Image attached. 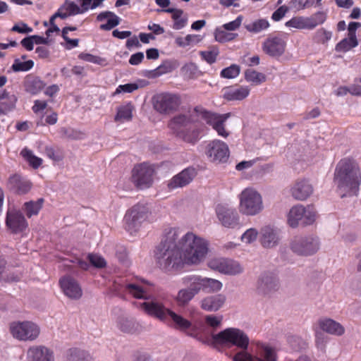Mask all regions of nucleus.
Segmentation results:
<instances>
[{
  "label": "nucleus",
  "mask_w": 361,
  "mask_h": 361,
  "mask_svg": "<svg viewBox=\"0 0 361 361\" xmlns=\"http://www.w3.org/2000/svg\"><path fill=\"white\" fill-rule=\"evenodd\" d=\"M178 231L170 228L164 235L155 252L157 262L164 271H177L185 264H197L208 252L207 241L188 232L177 243Z\"/></svg>",
  "instance_id": "1"
},
{
  "label": "nucleus",
  "mask_w": 361,
  "mask_h": 361,
  "mask_svg": "<svg viewBox=\"0 0 361 361\" xmlns=\"http://www.w3.org/2000/svg\"><path fill=\"white\" fill-rule=\"evenodd\" d=\"M212 340L214 344H228L243 349L242 352L234 355L233 361H276L275 350L268 345L262 343L258 345V353L260 357H253L244 351L247 348L249 338L239 329L227 328L218 334H213Z\"/></svg>",
  "instance_id": "2"
},
{
  "label": "nucleus",
  "mask_w": 361,
  "mask_h": 361,
  "mask_svg": "<svg viewBox=\"0 0 361 361\" xmlns=\"http://www.w3.org/2000/svg\"><path fill=\"white\" fill-rule=\"evenodd\" d=\"M334 180L342 197L357 195L361 185L359 165L352 158L341 159L336 166Z\"/></svg>",
  "instance_id": "3"
},
{
  "label": "nucleus",
  "mask_w": 361,
  "mask_h": 361,
  "mask_svg": "<svg viewBox=\"0 0 361 361\" xmlns=\"http://www.w3.org/2000/svg\"><path fill=\"white\" fill-rule=\"evenodd\" d=\"M168 126L176 137L186 142L195 144L199 140V130L192 126L190 118L185 115L173 117Z\"/></svg>",
  "instance_id": "4"
},
{
  "label": "nucleus",
  "mask_w": 361,
  "mask_h": 361,
  "mask_svg": "<svg viewBox=\"0 0 361 361\" xmlns=\"http://www.w3.org/2000/svg\"><path fill=\"white\" fill-rule=\"evenodd\" d=\"M239 211L243 214L253 216L263 209L262 197L255 190L245 188L239 195Z\"/></svg>",
  "instance_id": "5"
},
{
  "label": "nucleus",
  "mask_w": 361,
  "mask_h": 361,
  "mask_svg": "<svg viewBox=\"0 0 361 361\" xmlns=\"http://www.w3.org/2000/svg\"><path fill=\"white\" fill-rule=\"evenodd\" d=\"M181 103V97L177 93L164 92L152 97L153 107L161 114L168 115L177 111Z\"/></svg>",
  "instance_id": "6"
},
{
  "label": "nucleus",
  "mask_w": 361,
  "mask_h": 361,
  "mask_svg": "<svg viewBox=\"0 0 361 361\" xmlns=\"http://www.w3.org/2000/svg\"><path fill=\"white\" fill-rule=\"evenodd\" d=\"M194 112L196 116L204 120L207 124L212 126L216 131L219 135L226 137L228 133L226 130L224 123L230 117L231 114H219L211 111H208L201 106L194 108Z\"/></svg>",
  "instance_id": "7"
},
{
  "label": "nucleus",
  "mask_w": 361,
  "mask_h": 361,
  "mask_svg": "<svg viewBox=\"0 0 361 361\" xmlns=\"http://www.w3.org/2000/svg\"><path fill=\"white\" fill-rule=\"evenodd\" d=\"M316 220V211L313 206L304 207L301 204L293 206L288 215V224L292 228L300 224L307 226L312 224Z\"/></svg>",
  "instance_id": "8"
},
{
  "label": "nucleus",
  "mask_w": 361,
  "mask_h": 361,
  "mask_svg": "<svg viewBox=\"0 0 361 361\" xmlns=\"http://www.w3.org/2000/svg\"><path fill=\"white\" fill-rule=\"evenodd\" d=\"M9 330L13 338L23 341H35L40 334L39 327L30 321L11 322Z\"/></svg>",
  "instance_id": "9"
},
{
  "label": "nucleus",
  "mask_w": 361,
  "mask_h": 361,
  "mask_svg": "<svg viewBox=\"0 0 361 361\" xmlns=\"http://www.w3.org/2000/svg\"><path fill=\"white\" fill-rule=\"evenodd\" d=\"M148 217V209L142 204H135L127 211L124 216L125 228L130 234H133L138 231Z\"/></svg>",
  "instance_id": "10"
},
{
  "label": "nucleus",
  "mask_w": 361,
  "mask_h": 361,
  "mask_svg": "<svg viewBox=\"0 0 361 361\" xmlns=\"http://www.w3.org/2000/svg\"><path fill=\"white\" fill-rule=\"evenodd\" d=\"M154 172L152 164L146 162L137 164L132 171V181L140 189L149 188L153 183Z\"/></svg>",
  "instance_id": "11"
},
{
  "label": "nucleus",
  "mask_w": 361,
  "mask_h": 361,
  "mask_svg": "<svg viewBox=\"0 0 361 361\" xmlns=\"http://www.w3.org/2000/svg\"><path fill=\"white\" fill-rule=\"evenodd\" d=\"M290 248L300 255H310L319 249L318 239L313 236H295L290 243Z\"/></svg>",
  "instance_id": "12"
},
{
  "label": "nucleus",
  "mask_w": 361,
  "mask_h": 361,
  "mask_svg": "<svg viewBox=\"0 0 361 361\" xmlns=\"http://www.w3.org/2000/svg\"><path fill=\"white\" fill-rule=\"evenodd\" d=\"M169 320L173 322V326L175 329L185 332L187 331L188 336L195 338L204 343H209V338L208 337H204L200 333L197 332L195 326H192V323L189 320L172 310H171L169 314L168 321Z\"/></svg>",
  "instance_id": "13"
},
{
  "label": "nucleus",
  "mask_w": 361,
  "mask_h": 361,
  "mask_svg": "<svg viewBox=\"0 0 361 361\" xmlns=\"http://www.w3.org/2000/svg\"><path fill=\"white\" fill-rule=\"evenodd\" d=\"M185 286L178 292L175 300L178 307H185L200 293L193 279V276H186L182 279Z\"/></svg>",
  "instance_id": "14"
},
{
  "label": "nucleus",
  "mask_w": 361,
  "mask_h": 361,
  "mask_svg": "<svg viewBox=\"0 0 361 361\" xmlns=\"http://www.w3.org/2000/svg\"><path fill=\"white\" fill-rule=\"evenodd\" d=\"M215 211L218 220L224 227L233 229L240 227V216L235 209L219 204Z\"/></svg>",
  "instance_id": "15"
},
{
  "label": "nucleus",
  "mask_w": 361,
  "mask_h": 361,
  "mask_svg": "<svg viewBox=\"0 0 361 361\" xmlns=\"http://www.w3.org/2000/svg\"><path fill=\"white\" fill-rule=\"evenodd\" d=\"M6 226L12 234L24 232L28 227V223L20 211L8 209L6 216Z\"/></svg>",
  "instance_id": "16"
},
{
  "label": "nucleus",
  "mask_w": 361,
  "mask_h": 361,
  "mask_svg": "<svg viewBox=\"0 0 361 361\" xmlns=\"http://www.w3.org/2000/svg\"><path fill=\"white\" fill-rule=\"evenodd\" d=\"M205 153L211 161L226 162L229 157V149L224 142L214 140L207 145Z\"/></svg>",
  "instance_id": "17"
},
{
  "label": "nucleus",
  "mask_w": 361,
  "mask_h": 361,
  "mask_svg": "<svg viewBox=\"0 0 361 361\" xmlns=\"http://www.w3.org/2000/svg\"><path fill=\"white\" fill-rule=\"evenodd\" d=\"M325 17L322 13H317L310 18L302 16L293 17L286 23V26L297 29L312 30L317 25L322 24Z\"/></svg>",
  "instance_id": "18"
},
{
  "label": "nucleus",
  "mask_w": 361,
  "mask_h": 361,
  "mask_svg": "<svg viewBox=\"0 0 361 361\" xmlns=\"http://www.w3.org/2000/svg\"><path fill=\"white\" fill-rule=\"evenodd\" d=\"M208 266L212 269L225 274L235 275L242 271L238 262L228 259H212L209 261Z\"/></svg>",
  "instance_id": "19"
},
{
  "label": "nucleus",
  "mask_w": 361,
  "mask_h": 361,
  "mask_svg": "<svg viewBox=\"0 0 361 361\" xmlns=\"http://www.w3.org/2000/svg\"><path fill=\"white\" fill-rule=\"evenodd\" d=\"M361 27V23L358 22H350L348 25V36L341 40L335 47L338 52H347L356 47L359 44L356 35V31Z\"/></svg>",
  "instance_id": "20"
},
{
  "label": "nucleus",
  "mask_w": 361,
  "mask_h": 361,
  "mask_svg": "<svg viewBox=\"0 0 361 361\" xmlns=\"http://www.w3.org/2000/svg\"><path fill=\"white\" fill-rule=\"evenodd\" d=\"M140 307L147 314L162 322H168L171 310L166 307L161 302L154 299L141 303Z\"/></svg>",
  "instance_id": "21"
},
{
  "label": "nucleus",
  "mask_w": 361,
  "mask_h": 361,
  "mask_svg": "<svg viewBox=\"0 0 361 361\" xmlns=\"http://www.w3.org/2000/svg\"><path fill=\"white\" fill-rule=\"evenodd\" d=\"M112 289L121 298H125L128 293L137 299H147V292L140 286L135 283L119 284L114 283Z\"/></svg>",
  "instance_id": "22"
},
{
  "label": "nucleus",
  "mask_w": 361,
  "mask_h": 361,
  "mask_svg": "<svg viewBox=\"0 0 361 361\" xmlns=\"http://www.w3.org/2000/svg\"><path fill=\"white\" fill-rule=\"evenodd\" d=\"M59 286L65 295L71 299L78 300L82 295V288L78 282L69 275L59 279Z\"/></svg>",
  "instance_id": "23"
},
{
  "label": "nucleus",
  "mask_w": 361,
  "mask_h": 361,
  "mask_svg": "<svg viewBox=\"0 0 361 361\" xmlns=\"http://www.w3.org/2000/svg\"><path fill=\"white\" fill-rule=\"evenodd\" d=\"M32 187L30 180L25 178L19 174L10 176L6 183L7 189L19 195L27 194Z\"/></svg>",
  "instance_id": "24"
},
{
  "label": "nucleus",
  "mask_w": 361,
  "mask_h": 361,
  "mask_svg": "<svg viewBox=\"0 0 361 361\" xmlns=\"http://www.w3.org/2000/svg\"><path fill=\"white\" fill-rule=\"evenodd\" d=\"M291 196L296 200L304 201L313 192V187L306 179H298L290 189Z\"/></svg>",
  "instance_id": "25"
},
{
  "label": "nucleus",
  "mask_w": 361,
  "mask_h": 361,
  "mask_svg": "<svg viewBox=\"0 0 361 361\" xmlns=\"http://www.w3.org/2000/svg\"><path fill=\"white\" fill-rule=\"evenodd\" d=\"M196 175L197 172L195 168L188 167L174 176L169 182L168 187L171 190L184 187L188 185Z\"/></svg>",
  "instance_id": "26"
},
{
  "label": "nucleus",
  "mask_w": 361,
  "mask_h": 361,
  "mask_svg": "<svg viewBox=\"0 0 361 361\" xmlns=\"http://www.w3.org/2000/svg\"><path fill=\"white\" fill-rule=\"evenodd\" d=\"M286 42L279 37H268L262 44L264 53L271 56H281L286 49Z\"/></svg>",
  "instance_id": "27"
},
{
  "label": "nucleus",
  "mask_w": 361,
  "mask_h": 361,
  "mask_svg": "<svg viewBox=\"0 0 361 361\" xmlns=\"http://www.w3.org/2000/svg\"><path fill=\"white\" fill-rule=\"evenodd\" d=\"M27 359L30 361H54L53 352L44 345H34L27 350Z\"/></svg>",
  "instance_id": "28"
},
{
  "label": "nucleus",
  "mask_w": 361,
  "mask_h": 361,
  "mask_svg": "<svg viewBox=\"0 0 361 361\" xmlns=\"http://www.w3.org/2000/svg\"><path fill=\"white\" fill-rule=\"evenodd\" d=\"M199 291L201 290L209 293L216 292L221 289L222 283L216 279L202 278L199 276L192 275Z\"/></svg>",
  "instance_id": "29"
},
{
  "label": "nucleus",
  "mask_w": 361,
  "mask_h": 361,
  "mask_svg": "<svg viewBox=\"0 0 361 361\" xmlns=\"http://www.w3.org/2000/svg\"><path fill=\"white\" fill-rule=\"evenodd\" d=\"M279 240L277 232L270 226H265L261 230V244L264 247L271 248L276 246Z\"/></svg>",
  "instance_id": "30"
},
{
  "label": "nucleus",
  "mask_w": 361,
  "mask_h": 361,
  "mask_svg": "<svg viewBox=\"0 0 361 361\" xmlns=\"http://www.w3.org/2000/svg\"><path fill=\"white\" fill-rule=\"evenodd\" d=\"M226 301V296L222 294H217L208 296L201 302V307L209 312L216 311L222 307Z\"/></svg>",
  "instance_id": "31"
},
{
  "label": "nucleus",
  "mask_w": 361,
  "mask_h": 361,
  "mask_svg": "<svg viewBox=\"0 0 361 361\" xmlns=\"http://www.w3.org/2000/svg\"><path fill=\"white\" fill-rule=\"evenodd\" d=\"M248 87H228L224 90V97L228 101L242 100L250 94Z\"/></svg>",
  "instance_id": "32"
},
{
  "label": "nucleus",
  "mask_w": 361,
  "mask_h": 361,
  "mask_svg": "<svg viewBox=\"0 0 361 361\" xmlns=\"http://www.w3.org/2000/svg\"><path fill=\"white\" fill-rule=\"evenodd\" d=\"M16 102L17 97L14 94H11L6 89L0 90V113L5 114L13 109Z\"/></svg>",
  "instance_id": "33"
},
{
  "label": "nucleus",
  "mask_w": 361,
  "mask_h": 361,
  "mask_svg": "<svg viewBox=\"0 0 361 361\" xmlns=\"http://www.w3.org/2000/svg\"><path fill=\"white\" fill-rule=\"evenodd\" d=\"M278 287V281L273 274H265L259 279L257 289L259 292L266 294L276 290Z\"/></svg>",
  "instance_id": "34"
},
{
  "label": "nucleus",
  "mask_w": 361,
  "mask_h": 361,
  "mask_svg": "<svg viewBox=\"0 0 361 361\" xmlns=\"http://www.w3.org/2000/svg\"><path fill=\"white\" fill-rule=\"evenodd\" d=\"M319 325L324 331L336 336H341L345 331L341 324L331 319H321Z\"/></svg>",
  "instance_id": "35"
},
{
  "label": "nucleus",
  "mask_w": 361,
  "mask_h": 361,
  "mask_svg": "<svg viewBox=\"0 0 361 361\" xmlns=\"http://www.w3.org/2000/svg\"><path fill=\"white\" fill-rule=\"evenodd\" d=\"M106 18H108L106 23L102 24L99 27L102 30H110L120 23L119 17L111 11L102 12L97 17L98 21H102Z\"/></svg>",
  "instance_id": "36"
},
{
  "label": "nucleus",
  "mask_w": 361,
  "mask_h": 361,
  "mask_svg": "<svg viewBox=\"0 0 361 361\" xmlns=\"http://www.w3.org/2000/svg\"><path fill=\"white\" fill-rule=\"evenodd\" d=\"M164 12L171 13V18L174 23L173 28L174 30H180L183 28L188 23V17L183 16V11L178 8H169L164 10Z\"/></svg>",
  "instance_id": "37"
},
{
  "label": "nucleus",
  "mask_w": 361,
  "mask_h": 361,
  "mask_svg": "<svg viewBox=\"0 0 361 361\" xmlns=\"http://www.w3.org/2000/svg\"><path fill=\"white\" fill-rule=\"evenodd\" d=\"M44 200L39 198L37 201L26 202L23 205V210L27 218H31L32 216L38 215L39 211L43 207Z\"/></svg>",
  "instance_id": "38"
},
{
  "label": "nucleus",
  "mask_w": 361,
  "mask_h": 361,
  "mask_svg": "<svg viewBox=\"0 0 361 361\" xmlns=\"http://www.w3.org/2000/svg\"><path fill=\"white\" fill-rule=\"evenodd\" d=\"M134 106L131 103H128L118 107L117 113L115 116L114 121L116 122L130 121L133 118V111Z\"/></svg>",
  "instance_id": "39"
},
{
  "label": "nucleus",
  "mask_w": 361,
  "mask_h": 361,
  "mask_svg": "<svg viewBox=\"0 0 361 361\" xmlns=\"http://www.w3.org/2000/svg\"><path fill=\"white\" fill-rule=\"evenodd\" d=\"M57 11L61 15H63L65 19L68 16L80 13V9L79 6L74 2L66 1Z\"/></svg>",
  "instance_id": "40"
},
{
  "label": "nucleus",
  "mask_w": 361,
  "mask_h": 361,
  "mask_svg": "<svg viewBox=\"0 0 361 361\" xmlns=\"http://www.w3.org/2000/svg\"><path fill=\"white\" fill-rule=\"evenodd\" d=\"M267 19H258L245 25L246 30L252 33H258L267 30L269 27Z\"/></svg>",
  "instance_id": "41"
},
{
  "label": "nucleus",
  "mask_w": 361,
  "mask_h": 361,
  "mask_svg": "<svg viewBox=\"0 0 361 361\" xmlns=\"http://www.w3.org/2000/svg\"><path fill=\"white\" fill-rule=\"evenodd\" d=\"M245 80L254 85H259L266 80V76L262 73H259L252 69H247L245 72Z\"/></svg>",
  "instance_id": "42"
},
{
  "label": "nucleus",
  "mask_w": 361,
  "mask_h": 361,
  "mask_svg": "<svg viewBox=\"0 0 361 361\" xmlns=\"http://www.w3.org/2000/svg\"><path fill=\"white\" fill-rule=\"evenodd\" d=\"M238 36L237 33L228 32L224 28L218 27L214 31L215 40L224 43L233 40Z\"/></svg>",
  "instance_id": "43"
},
{
  "label": "nucleus",
  "mask_w": 361,
  "mask_h": 361,
  "mask_svg": "<svg viewBox=\"0 0 361 361\" xmlns=\"http://www.w3.org/2000/svg\"><path fill=\"white\" fill-rule=\"evenodd\" d=\"M20 154L34 169H37L42 164V159L35 156L32 152L27 148L23 149Z\"/></svg>",
  "instance_id": "44"
},
{
  "label": "nucleus",
  "mask_w": 361,
  "mask_h": 361,
  "mask_svg": "<svg viewBox=\"0 0 361 361\" xmlns=\"http://www.w3.org/2000/svg\"><path fill=\"white\" fill-rule=\"evenodd\" d=\"M34 66L32 60H27L26 61H20V59H15L11 68L15 72L28 71Z\"/></svg>",
  "instance_id": "45"
},
{
  "label": "nucleus",
  "mask_w": 361,
  "mask_h": 361,
  "mask_svg": "<svg viewBox=\"0 0 361 361\" xmlns=\"http://www.w3.org/2000/svg\"><path fill=\"white\" fill-rule=\"evenodd\" d=\"M240 66L236 64H232L230 66L224 68L220 75L221 78L232 79L238 77L240 74Z\"/></svg>",
  "instance_id": "46"
},
{
  "label": "nucleus",
  "mask_w": 361,
  "mask_h": 361,
  "mask_svg": "<svg viewBox=\"0 0 361 361\" xmlns=\"http://www.w3.org/2000/svg\"><path fill=\"white\" fill-rule=\"evenodd\" d=\"M332 37V32L327 31L324 28H321L317 30L314 35V40L317 43L325 44L331 39Z\"/></svg>",
  "instance_id": "47"
},
{
  "label": "nucleus",
  "mask_w": 361,
  "mask_h": 361,
  "mask_svg": "<svg viewBox=\"0 0 361 361\" xmlns=\"http://www.w3.org/2000/svg\"><path fill=\"white\" fill-rule=\"evenodd\" d=\"M118 326L123 332L132 333L133 331L134 323L126 318H121L118 322Z\"/></svg>",
  "instance_id": "48"
},
{
  "label": "nucleus",
  "mask_w": 361,
  "mask_h": 361,
  "mask_svg": "<svg viewBox=\"0 0 361 361\" xmlns=\"http://www.w3.org/2000/svg\"><path fill=\"white\" fill-rule=\"evenodd\" d=\"M202 59L206 61L209 64H212L216 61L217 56L219 55V51L214 49L211 51H202L200 52Z\"/></svg>",
  "instance_id": "49"
},
{
  "label": "nucleus",
  "mask_w": 361,
  "mask_h": 361,
  "mask_svg": "<svg viewBox=\"0 0 361 361\" xmlns=\"http://www.w3.org/2000/svg\"><path fill=\"white\" fill-rule=\"evenodd\" d=\"M85 359V353L78 348H72L68 351L69 361H84Z\"/></svg>",
  "instance_id": "50"
},
{
  "label": "nucleus",
  "mask_w": 361,
  "mask_h": 361,
  "mask_svg": "<svg viewBox=\"0 0 361 361\" xmlns=\"http://www.w3.org/2000/svg\"><path fill=\"white\" fill-rule=\"evenodd\" d=\"M258 231L255 228L247 229L241 236V240L246 243H251L257 239Z\"/></svg>",
  "instance_id": "51"
},
{
  "label": "nucleus",
  "mask_w": 361,
  "mask_h": 361,
  "mask_svg": "<svg viewBox=\"0 0 361 361\" xmlns=\"http://www.w3.org/2000/svg\"><path fill=\"white\" fill-rule=\"evenodd\" d=\"M88 259L90 262L97 268H104L106 267V263L105 259L98 255L90 254Z\"/></svg>",
  "instance_id": "52"
},
{
  "label": "nucleus",
  "mask_w": 361,
  "mask_h": 361,
  "mask_svg": "<svg viewBox=\"0 0 361 361\" xmlns=\"http://www.w3.org/2000/svg\"><path fill=\"white\" fill-rule=\"evenodd\" d=\"M139 85L137 83H128L125 85H120L117 87L115 94H119L121 92L131 93L139 88Z\"/></svg>",
  "instance_id": "53"
},
{
  "label": "nucleus",
  "mask_w": 361,
  "mask_h": 361,
  "mask_svg": "<svg viewBox=\"0 0 361 361\" xmlns=\"http://www.w3.org/2000/svg\"><path fill=\"white\" fill-rule=\"evenodd\" d=\"M197 37H198V36L195 35H188L185 37H177L175 39V42L178 47H185L190 45L192 41Z\"/></svg>",
  "instance_id": "54"
},
{
  "label": "nucleus",
  "mask_w": 361,
  "mask_h": 361,
  "mask_svg": "<svg viewBox=\"0 0 361 361\" xmlns=\"http://www.w3.org/2000/svg\"><path fill=\"white\" fill-rule=\"evenodd\" d=\"M288 11V6H281L272 13L271 19L274 21H279L285 16L286 13Z\"/></svg>",
  "instance_id": "55"
},
{
  "label": "nucleus",
  "mask_w": 361,
  "mask_h": 361,
  "mask_svg": "<svg viewBox=\"0 0 361 361\" xmlns=\"http://www.w3.org/2000/svg\"><path fill=\"white\" fill-rule=\"evenodd\" d=\"M46 154L49 158L56 161H61L63 158V155L61 152L56 151L52 147L46 148Z\"/></svg>",
  "instance_id": "56"
},
{
  "label": "nucleus",
  "mask_w": 361,
  "mask_h": 361,
  "mask_svg": "<svg viewBox=\"0 0 361 361\" xmlns=\"http://www.w3.org/2000/svg\"><path fill=\"white\" fill-rule=\"evenodd\" d=\"M221 317H218L214 315H207L205 317L206 324L212 328L218 327L221 324Z\"/></svg>",
  "instance_id": "57"
},
{
  "label": "nucleus",
  "mask_w": 361,
  "mask_h": 361,
  "mask_svg": "<svg viewBox=\"0 0 361 361\" xmlns=\"http://www.w3.org/2000/svg\"><path fill=\"white\" fill-rule=\"evenodd\" d=\"M241 21H242V17L238 16L235 20L224 24L223 25V27L226 30H230V31L235 30L240 26Z\"/></svg>",
  "instance_id": "58"
},
{
  "label": "nucleus",
  "mask_w": 361,
  "mask_h": 361,
  "mask_svg": "<svg viewBox=\"0 0 361 361\" xmlns=\"http://www.w3.org/2000/svg\"><path fill=\"white\" fill-rule=\"evenodd\" d=\"M47 102L46 101L37 99L34 102V105L32 107V111L37 114L44 111L47 107Z\"/></svg>",
  "instance_id": "59"
},
{
  "label": "nucleus",
  "mask_w": 361,
  "mask_h": 361,
  "mask_svg": "<svg viewBox=\"0 0 361 361\" xmlns=\"http://www.w3.org/2000/svg\"><path fill=\"white\" fill-rule=\"evenodd\" d=\"M11 30L19 33H30L32 32V28L29 27L27 24L22 23L20 25H15Z\"/></svg>",
  "instance_id": "60"
},
{
  "label": "nucleus",
  "mask_w": 361,
  "mask_h": 361,
  "mask_svg": "<svg viewBox=\"0 0 361 361\" xmlns=\"http://www.w3.org/2000/svg\"><path fill=\"white\" fill-rule=\"evenodd\" d=\"M144 59V54L142 52H137L131 55L129 63L131 65L135 66L140 64Z\"/></svg>",
  "instance_id": "61"
},
{
  "label": "nucleus",
  "mask_w": 361,
  "mask_h": 361,
  "mask_svg": "<svg viewBox=\"0 0 361 361\" xmlns=\"http://www.w3.org/2000/svg\"><path fill=\"white\" fill-rule=\"evenodd\" d=\"M20 43L27 51H32L34 48V42L31 36L23 39Z\"/></svg>",
  "instance_id": "62"
},
{
  "label": "nucleus",
  "mask_w": 361,
  "mask_h": 361,
  "mask_svg": "<svg viewBox=\"0 0 361 361\" xmlns=\"http://www.w3.org/2000/svg\"><path fill=\"white\" fill-rule=\"evenodd\" d=\"M255 162H256L255 159L250 160V161H243L236 165L235 169L238 171H242L243 169L250 168L251 166H253V164Z\"/></svg>",
  "instance_id": "63"
},
{
  "label": "nucleus",
  "mask_w": 361,
  "mask_h": 361,
  "mask_svg": "<svg viewBox=\"0 0 361 361\" xmlns=\"http://www.w3.org/2000/svg\"><path fill=\"white\" fill-rule=\"evenodd\" d=\"M35 52L40 59H47L49 56V51L45 47H38L35 49Z\"/></svg>",
  "instance_id": "64"
}]
</instances>
